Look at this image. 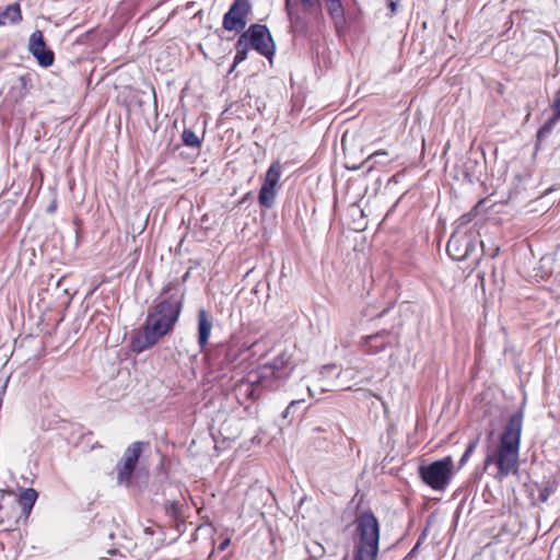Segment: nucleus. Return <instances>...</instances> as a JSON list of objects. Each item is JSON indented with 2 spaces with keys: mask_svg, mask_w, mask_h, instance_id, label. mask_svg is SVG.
<instances>
[{
  "mask_svg": "<svg viewBox=\"0 0 560 560\" xmlns=\"http://www.w3.org/2000/svg\"><path fill=\"white\" fill-rule=\"evenodd\" d=\"M183 306V294L176 292L160 301L149 311L143 331L131 341L133 351L140 353L151 347L173 330L178 320Z\"/></svg>",
  "mask_w": 560,
  "mask_h": 560,
  "instance_id": "obj_1",
  "label": "nucleus"
},
{
  "mask_svg": "<svg viewBox=\"0 0 560 560\" xmlns=\"http://www.w3.org/2000/svg\"><path fill=\"white\" fill-rule=\"evenodd\" d=\"M523 417V410H518L509 418L500 436L499 447L488 451L485 457L483 471L495 465L492 476L500 481L513 471L517 463Z\"/></svg>",
  "mask_w": 560,
  "mask_h": 560,
  "instance_id": "obj_2",
  "label": "nucleus"
},
{
  "mask_svg": "<svg viewBox=\"0 0 560 560\" xmlns=\"http://www.w3.org/2000/svg\"><path fill=\"white\" fill-rule=\"evenodd\" d=\"M353 530L352 560H376L380 544V523L372 511L357 515Z\"/></svg>",
  "mask_w": 560,
  "mask_h": 560,
  "instance_id": "obj_3",
  "label": "nucleus"
},
{
  "mask_svg": "<svg viewBox=\"0 0 560 560\" xmlns=\"http://www.w3.org/2000/svg\"><path fill=\"white\" fill-rule=\"evenodd\" d=\"M479 236L478 230L455 229L446 244L448 256L457 261L471 259L477 265Z\"/></svg>",
  "mask_w": 560,
  "mask_h": 560,
  "instance_id": "obj_4",
  "label": "nucleus"
},
{
  "mask_svg": "<svg viewBox=\"0 0 560 560\" xmlns=\"http://www.w3.org/2000/svg\"><path fill=\"white\" fill-rule=\"evenodd\" d=\"M453 459L446 456L429 465L419 467V475L422 481L433 490L443 491L452 478Z\"/></svg>",
  "mask_w": 560,
  "mask_h": 560,
  "instance_id": "obj_5",
  "label": "nucleus"
},
{
  "mask_svg": "<svg viewBox=\"0 0 560 560\" xmlns=\"http://www.w3.org/2000/svg\"><path fill=\"white\" fill-rule=\"evenodd\" d=\"M246 351V348L236 342H229L225 345H219L211 355L213 365L220 371V376H226L229 371H243V362L241 361L242 354Z\"/></svg>",
  "mask_w": 560,
  "mask_h": 560,
  "instance_id": "obj_6",
  "label": "nucleus"
},
{
  "mask_svg": "<svg viewBox=\"0 0 560 560\" xmlns=\"http://www.w3.org/2000/svg\"><path fill=\"white\" fill-rule=\"evenodd\" d=\"M282 174V165L279 161L270 164L258 194V202L261 207L270 209L275 206L278 184Z\"/></svg>",
  "mask_w": 560,
  "mask_h": 560,
  "instance_id": "obj_7",
  "label": "nucleus"
},
{
  "mask_svg": "<svg viewBox=\"0 0 560 560\" xmlns=\"http://www.w3.org/2000/svg\"><path fill=\"white\" fill-rule=\"evenodd\" d=\"M246 33L253 49L271 60L276 52V45L268 27L264 24H252Z\"/></svg>",
  "mask_w": 560,
  "mask_h": 560,
  "instance_id": "obj_8",
  "label": "nucleus"
},
{
  "mask_svg": "<svg viewBox=\"0 0 560 560\" xmlns=\"http://www.w3.org/2000/svg\"><path fill=\"white\" fill-rule=\"evenodd\" d=\"M142 446L143 443L137 441L131 443L124 452L121 459L116 465L117 482L119 485L130 483L131 477L142 452Z\"/></svg>",
  "mask_w": 560,
  "mask_h": 560,
  "instance_id": "obj_9",
  "label": "nucleus"
},
{
  "mask_svg": "<svg viewBox=\"0 0 560 560\" xmlns=\"http://www.w3.org/2000/svg\"><path fill=\"white\" fill-rule=\"evenodd\" d=\"M267 382L259 373H249L247 377H242L236 381L232 389L235 398L244 404L245 401H254L260 395L259 388L267 387Z\"/></svg>",
  "mask_w": 560,
  "mask_h": 560,
  "instance_id": "obj_10",
  "label": "nucleus"
},
{
  "mask_svg": "<svg viewBox=\"0 0 560 560\" xmlns=\"http://www.w3.org/2000/svg\"><path fill=\"white\" fill-rule=\"evenodd\" d=\"M398 343V335L392 330H381L362 337L360 349L368 355H375L383 352L386 348Z\"/></svg>",
  "mask_w": 560,
  "mask_h": 560,
  "instance_id": "obj_11",
  "label": "nucleus"
},
{
  "mask_svg": "<svg viewBox=\"0 0 560 560\" xmlns=\"http://www.w3.org/2000/svg\"><path fill=\"white\" fill-rule=\"evenodd\" d=\"M289 364L290 358L287 354L281 353L272 359L271 362L265 364L260 369L259 374L266 382L268 378H273L277 382L275 387L278 388L284 383L292 372V368H289Z\"/></svg>",
  "mask_w": 560,
  "mask_h": 560,
  "instance_id": "obj_12",
  "label": "nucleus"
},
{
  "mask_svg": "<svg viewBox=\"0 0 560 560\" xmlns=\"http://www.w3.org/2000/svg\"><path fill=\"white\" fill-rule=\"evenodd\" d=\"M249 0H234L223 16V27L226 31H242L246 26V16L250 12Z\"/></svg>",
  "mask_w": 560,
  "mask_h": 560,
  "instance_id": "obj_13",
  "label": "nucleus"
},
{
  "mask_svg": "<svg viewBox=\"0 0 560 560\" xmlns=\"http://www.w3.org/2000/svg\"><path fill=\"white\" fill-rule=\"evenodd\" d=\"M284 9L289 18L292 32L295 34H305L310 27V22L306 15L295 11L291 5V0H285Z\"/></svg>",
  "mask_w": 560,
  "mask_h": 560,
  "instance_id": "obj_14",
  "label": "nucleus"
},
{
  "mask_svg": "<svg viewBox=\"0 0 560 560\" xmlns=\"http://www.w3.org/2000/svg\"><path fill=\"white\" fill-rule=\"evenodd\" d=\"M212 327V317L205 308H200L198 311V343L201 349L207 346Z\"/></svg>",
  "mask_w": 560,
  "mask_h": 560,
  "instance_id": "obj_15",
  "label": "nucleus"
},
{
  "mask_svg": "<svg viewBox=\"0 0 560 560\" xmlns=\"http://www.w3.org/2000/svg\"><path fill=\"white\" fill-rule=\"evenodd\" d=\"M37 491L33 488L23 490L16 502L12 503L10 509L12 511L21 509L23 515L27 517L37 500Z\"/></svg>",
  "mask_w": 560,
  "mask_h": 560,
  "instance_id": "obj_16",
  "label": "nucleus"
},
{
  "mask_svg": "<svg viewBox=\"0 0 560 560\" xmlns=\"http://www.w3.org/2000/svg\"><path fill=\"white\" fill-rule=\"evenodd\" d=\"M253 49L252 44L249 43L248 35L245 32H243L236 44H235V50L236 54L234 56L233 65L231 71L241 62H243L247 58L248 51Z\"/></svg>",
  "mask_w": 560,
  "mask_h": 560,
  "instance_id": "obj_17",
  "label": "nucleus"
},
{
  "mask_svg": "<svg viewBox=\"0 0 560 560\" xmlns=\"http://www.w3.org/2000/svg\"><path fill=\"white\" fill-rule=\"evenodd\" d=\"M327 4V11L335 25L338 27L339 25L345 23V12L342 8L341 0H325Z\"/></svg>",
  "mask_w": 560,
  "mask_h": 560,
  "instance_id": "obj_18",
  "label": "nucleus"
},
{
  "mask_svg": "<svg viewBox=\"0 0 560 560\" xmlns=\"http://www.w3.org/2000/svg\"><path fill=\"white\" fill-rule=\"evenodd\" d=\"M336 370H337L336 364H327L322 368V370L319 372L320 378L318 380V387L322 393L329 392V390H336V389L340 388L336 384H328L325 382L326 378H328L330 376V373L335 372Z\"/></svg>",
  "mask_w": 560,
  "mask_h": 560,
  "instance_id": "obj_19",
  "label": "nucleus"
},
{
  "mask_svg": "<svg viewBox=\"0 0 560 560\" xmlns=\"http://www.w3.org/2000/svg\"><path fill=\"white\" fill-rule=\"evenodd\" d=\"M43 68H49L54 65L55 54L51 49L44 47L31 54Z\"/></svg>",
  "mask_w": 560,
  "mask_h": 560,
  "instance_id": "obj_20",
  "label": "nucleus"
},
{
  "mask_svg": "<svg viewBox=\"0 0 560 560\" xmlns=\"http://www.w3.org/2000/svg\"><path fill=\"white\" fill-rule=\"evenodd\" d=\"M305 13L312 15L315 20L323 18L320 0H301Z\"/></svg>",
  "mask_w": 560,
  "mask_h": 560,
  "instance_id": "obj_21",
  "label": "nucleus"
},
{
  "mask_svg": "<svg viewBox=\"0 0 560 560\" xmlns=\"http://www.w3.org/2000/svg\"><path fill=\"white\" fill-rule=\"evenodd\" d=\"M2 20L4 22L9 20L11 23L15 24L22 20L21 8L18 3H13L7 7V9L0 12Z\"/></svg>",
  "mask_w": 560,
  "mask_h": 560,
  "instance_id": "obj_22",
  "label": "nucleus"
},
{
  "mask_svg": "<svg viewBox=\"0 0 560 560\" xmlns=\"http://www.w3.org/2000/svg\"><path fill=\"white\" fill-rule=\"evenodd\" d=\"M44 47H46V43L43 32L39 30L34 31L30 36L28 51L32 54L33 51H37Z\"/></svg>",
  "mask_w": 560,
  "mask_h": 560,
  "instance_id": "obj_23",
  "label": "nucleus"
},
{
  "mask_svg": "<svg viewBox=\"0 0 560 560\" xmlns=\"http://www.w3.org/2000/svg\"><path fill=\"white\" fill-rule=\"evenodd\" d=\"M182 140L185 145L190 148H199L201 145L200 138L191 129H184Z\"/></svg>",
  "mask_w": 560,
  "mask_h": 560,
  "instance_id": "obj_24",
  "label": "nucleus"
},
{
  "mask_svg": "<svg viewBox=\"0 0 560 560\" xmlns=\"http://www.w3.org/2000/svg\"><path fill=\"white\" fill-rule=\"evenodd\" d=\"M479 443V436L476 439L469 441L462 458L459 459V467L464 466L466 462L469 459V457L472 455V453L476 451Z\"/></svg>",
  "mask_w": 560,
  "mask_h": 560,
  "instance_id": "obj_25",
  "label": "nucleus"
},
{
  "mask_svg": "<svg viewBox=\"0 0 560 560\" xmlns=\"http://www.w3.org/2000/svg\"><path fill=\"white\" fill-rule=\"evenodd\" d=\"M471 220H472V214H471V213L463 214V215L457 220L456 229L476 230V229H475V226L469 225V223L471 222Z\"/></svg>",
  "mask_w": 560,
  "mask_h": 560,
  "instance_id": "obj_26",
  "label": "nucleus"
},
{
  "mask_svg": "<svg viewBox=\"0 0 560 560\" xmlns=\"http://www.w3.org/2000/svg\"><path fill=\"white\" fill-rule=\"evenodd\" d=\"M478 247H480L481 255L489 256L490 258L497 257L499 254V250H500L499 246H492V247L486 248L483 242L480 240L478 243Z\"/></svg>",
  "mask_w": 560,
  "mask_h": 560,
  "instance_id": "obj_27",
  "label": "nucleus"
},
{
  "mask_svg": "<svg viewBox=\"0 0 560 560\" xmlns=\"http://www.w3.org/2000/svg\"><path fill=\"white\" fill-rule=\"evenodd\" d=\"M302 402H304V400H303V399L292 400V401L289 404V406L284 409V411L282 412V417H283L284 419L289 418V416H290L291 413H293V412H294V410H295V408H296L298 406H300Z\"/></svg>",
  "mask_w": 560,
  "mask_h": 560,
  "instance_id": "obj_28",
  "label": "nucleus"
},
{
  "mask_svg": "<svg viewBox=\"0 0 560 560\" xmlns=\"http://www.w3.org/2000/svg\"><path fill=\"white\" fill-rule=\"evenodd\" d=\"M553 108H555L556 115L558 117H560V90L557 93V96H556V100L553 103Z\"/></svg>",
  "mask_w": 560,
  "mask_h": 560,
  "instance_id": "obj_29",
  "label": "nucleus"
},
{
  "mask_svg": "<svg viewBox=\"0 0 560 560\" xmlns=\"http://www.w3.org/2000/svg\"><path fill=\"white\" fill-rule=\"evenodd\" d=\"M230 544H231L230 538L223 539L218 546V551H224L230 546Z\"/></svg>",
  "mask_w": 560,
  "mask_h": 560,
  "instance_id": "obj_30",
  "label": "nucleus"
},
{
  "mask_svg": "<svg viewBox=\"0 0 560 560\" xmlns=\"http://www.w3.org/2000/svg\"><path fill=\"white\" fill-rule=\"evenodd\" d=\"M381 155H387V152H386V151H384V150L376 151V152L372 153V154L368 158V161L375 160L377 156H381Z\"/></svg>",
  "mask_w": 560,
  "mask_h": 560,
  "instance_id": "obj_31",
  "label": "nucleus"
},
{
  "mask_svg": "<svg viewBox=\"0 0 560 560\" xmlns=\"http://www.w3.org/2000/svg\"><path fill=\"white\" fill-rule=\"evenodd\" d=\"M397 5H398V4H397V2H396V1H394V0H389V1H388V8H389V10H390L392 15H394V14L396 13V11H397Z\"/></svg>",
  "mask_w": 560,
  "mask_h": 560,
  "instance_id": "obj_32",
  "label": "nucleus"
},
{
  "mask_svg": "<svg viewBox=\"0 0 560 560\" xmlns=\"http://www.w3.org/2000/svg\"><path fill=\"white\" fill-rule=\"evenodd\" d=\"M548 497H549V490H548V488L542 489V490L540 491V493H539V498H540V500H541L542 502H546V501H547V499H548Z\"/></svg>",
  "mask_w": 560,
  "mask_h": 560,
  "instance_id": "obj_33",
  "label": "nucleus"
},
{
  "mask_svg": "<svg viewBox=\"0 0 560 560\" xmlns=\"http://www.w3.org/2000/svg\"><path fill=\"white\" fill-rule=\"evenodd\" d=\"M20 81L23 86H26L27 82L30 81V78H28V75H21Z\"/></svg>",
  "mask_w": 560,
  "mask_h": 560,
  "instance_id": "obj_34",
  "label": "nucleus"
},
{
  "mask_svg": "<svg viewBox=\"0 0 560 560\" xmlns=\"http://www.w3.org/2000/svg\"><path fill=\"white\" fill-rule=\"evenodd\" d=\"M550 129L549 124H545L538 131V136L542 135L544 132L548 131Z\"/></svg>",
  "mask_w": 560,
  "mask_h": 560,
  "instance_id": "obj_35",
  "label": "nucleus"
},
{
  "mask_svg": "<svg viewBox=\"0 0 560 560\" xmlns=\"http://www.w3.org/2000/svg\"><path fill=\"white\" fill-rule=\"evenodd\" d=\"M55 209H56V202H54L52 205L49 206L48 211L54 212Z\"/></svg>",
  "mask_w": 560,
  "mask_h": 560,
  "instance_id": "obj_36",
  "label": "nucleus"
},
{
  "mask_svg": "<svg viewBox=\"0 0 560 560\" xmlns=\"http://www.w3.org/2000/svg\"><path fill=\"white\" fill-rule=\"evenodd\" d=\"M170 290H171V284H168V285L163 290L162 295L167 294V293L170 292Z\"/></svg>",
  "mask_w": 560,
  "mask_h": 560,
  "instance_id": "obj_37",
  "label": "nucleus"
},
{
  "mask_svg": "<svg viewBox=\"0 0 560 560\" xmlns=\"http://www.w3.org/2000/svg\"><path fill=\"white\" fill-rule=\"evenodd\" d=\"M523 178H524V176H520V175L515 176V179H517L518 182H522Z\"/></svg>",
  "mask_w": 560,
  "mask_h": 560,
  "instance_id": "obj_38",
  "label": "nucleus"
},
{
  "mask_svg": "<svg viewBox=\"0 0 560 560\" xmlns=\"http://www.w3.org/2000/svg\"><path fill=\"white\" fill-rule=\"evenodd\" d=\"M342 374H343V373H342V371H341V370H339V371L336 373V376H337V377H340Z\"/></svg>",
  "mask_w": 560,
  "mask_h": 560,
  "instance_id": "obj_39",
  "label": "nucleus"
},
{
  "mask_svg": "<svg viewBox=\"0 0 560 560\" xmlns=\"http://www.w3.org/2000/svg\"><path fill=\"white\" fill-rule=\"evenodd\" d=\"M307 390H308L310 396H313L312 388H311V387H308V388H307Z\"/></svg>",
  "mask_w": 560,
  "mask_h": 560,
  "instance_id": "obj_40",
  "label": "nucleus"
}]
</instances>
